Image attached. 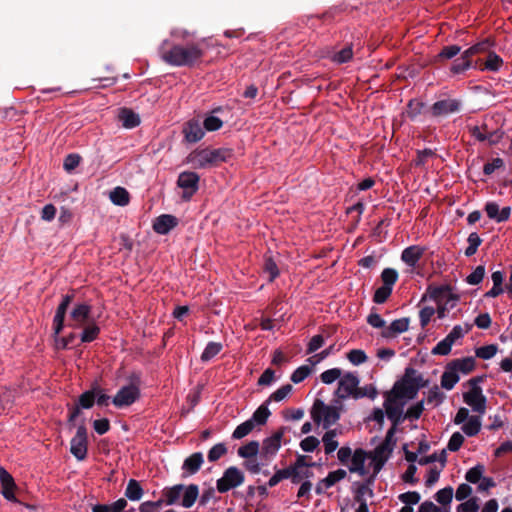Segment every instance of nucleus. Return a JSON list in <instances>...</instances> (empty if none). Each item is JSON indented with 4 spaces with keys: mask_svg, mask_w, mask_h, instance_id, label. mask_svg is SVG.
<instances>
[{
    "mask_svg": "<svg viewBox=\"0 0 512 512\" xmlns=\"http://www.w3.org/2000/svg\"><path fill=\"white\" fill-rule=\"evenodd\" d=\"M381 280L382 285L393 289V286L398 280V272L393 268H385L381 272Z\"/></svg>",
    "mask_w": 512,
    "mask_h": 512,
    "instance_id": "50",
    "label": "nucleus"
},
{
    "mask_svg": "<svg viewBox=\"0 0 512 512\" xmlns=\"http://www.w3.org/2000/svg\"><path fill=\"white\" fill-rule=\"evenodd\" d=\"M222 344L218 342H208L205 349L201 354V360L207 362L220 353L222 350Z\"/></svg>",
    "mask_w": 512,
    "mask_h": 512,
    "instance_id": "42",
    "label": "nucleus"
},
{
    "mask_svg": "<svg viewBox=\"0 0 512 512\" xmlns=\"http://www.w3.org/2000/svg\"><path fill=\"white\" fill-rule=\"evenodd\" d=\"M452 498H453V488L450 486L440 489L435 494L436 501L443 506L449 505L452 501Z\"/></svg>",
    "mask_w": 512,
    "mask_h": 512,
    "instance_id": "60",
    "label": "nucleus"
},
{
    "mask_svg": "<svg viewBox=\"0 0 512 512\" xmlns=\"http://www.w3.org/2000/svg\"><path fill=\"white\" fill-rule=\"evenodd\" d=\"M312 369L307 365L298 367L291 375L290 379L297 384L304 381L311 373Z\"/></svg>",
    "mask_w": 512,
    "mask_h": 512,
    "instance_id": "62",
    "label": "nucleus"
},
{
    "mask_svg": "<svg viewBox=\"0 0 512 512\" xmlns=\"http://www.w3.org/2000/svg\"><path fill=\"white\" fill-rule=\"evenodd\" d=\"M244 481L243 471L236 466H230L223 472L222 477L216 481V488L219 493H226L241 486Z\"/></svg>",
    "mask_w": 512,
    "mask_h": 512,
    "instance_id": "8",
    "label": "nucleus"
},
{
    "mask_svg": "<svg viewBox=\"0 0 512 512\" xmlns=\"http://www.w3.org/2000/svg\"><path fill=\"white\" fill-rule=\"evenodd\" d=\"M347 476V473L344 469H338L335 471H331L328 475L323 478L324 488H331L337 482L343 480Z\"/></svg>",
    "mask_w": 512,
    "mask_h": 512,
    "instance_id": "44",
    "label": "nucleus"
},
{
    "mask_svg": "<svg viewBox=\"0 0 512 512\" xmlns=\"http://www.w3.org/2000/svg\"><path fill=\"white\" fill-rule=\"evenodd\" d=\"M469 132L477 141H487L491 146L498 144L504 136L503 130L491 129L487 122H483L480 126L469 127Z\"/></svg>",
    "mask_w": 512,
    "mask_h": 512,
    "instance_id": "10",
    "label": "nucleus"
},
{
    "mask_svg": "<svg viewBox=\"0 0 512 512\" xmlns=\"http://www.w3.org/2000/svg\"><path fill=\"white\" fill-rule=\"evenodd\" d=\"M291 478V482L293 483V475L292 471H290L288 468H284L281 470H278L268 481L267 486L268 487H274L276 486L280 481Z\"/></svg>",
    "mask_w": 512,
    "mask_h": 512,
    "instance_id": "57",
    "label": "nucleus"
},
{
    "mask_svg": "<svg viewBox=\"0 0 512 512\" xmlns=\"http://www.w3.org/2000/svg\"><path fill=\"white\" fill-rule=\"evenodd\" d=\"M286 428H279L273 435L267 437L262 442L261 456L270 458L276 455L281 447V441L285 434Z\"/></svg>",
    "mask_w": 512,
    "mask_h": 512,
    "instance_id": "14",
    "label": "nucleus"
},
{
    "mask_svg": "<svg viewBox=\"0 0 512 512\" xmlns=\"http://www.w3.org/2000/svg\"><path fill=\"white\" fill-rule=\"evenodd\" d=\"M200 177L197 173L192 171H183L179 174L177 179V186L182 189L181 199L183 201H190L193 195L199 189Z\"/></svg>",
    "mask_w": 512,
    "mask_h": 512,
    "instance_id": "9",
    "label": "nucleus"
},
{
    "mask_svg": "<svg viewBox=\"0 0 512 512\" xmlns=\"http://www.w3.org/2000/svg\"><path fill=\"white\" fill-rule=\"evenodd\" d=\"M384 407L387 417L392 421L393 426L396 427L401 422L402 419V406L393 403L391 400H387L384 403Z\"/></svg>",
    "mask_w": 512,
    "mask_h": 512,
    "instance_id": "28",
    "label": "nucleus"
},
{
    "mask_svg": "<svg viewBox=\"0 0 512 512\" xmlns=\"http://www.w3.org/2000/svg\"><path fill=\"white\" fill-rule=\"evenodd\" d=\"M70 452L78 461L86 459L88 452V433L84 424L77 427L76 434L70 442Z\"/></svg>",
    "mask_w": 512,
    "mask_h": 512,
    "instance_id": "11",
    "label": "nucleus"
},
{
    "mask_svg": "<svg viewBox=\"0 0 512 512\" xmlns=\"http://www.w3.org/2000/svg\"><path fill=\"white\" fill-rule=\"evenodd\" d=\"M181 505L184 508H190L194 505L197 498L199 497V488L196 484H190L184 488Z\"/></svg>",
    "mask_w": 512,
    "mask_h": 512,
    "instance_id": "29",
    "label": "nucleus"
},
{
    "mask_svg": "<svg viewBox=\"0 0 512 512\" xmlns=\"http://www.w3.org/2000/svg\"><path fill=\"white\" fill-rule=\"evenodd\" d=\"M360 379L356 373H345L338 382V387L335 390V396L341 400L348 398L354 399V394L357 391Z\"/></svg>",
    "mask_w": 512,
    "mask_h": 512,
    "instance_id": "12",
    "label": "nucleus"
},
{
    "mask_svg": "<svg viewBox=\"0 0 512 512\" xmlns=\"http://www.w3.org/2000/svg\"><path fill=\"white\" fill-rule=\"evenodd\" d=\"M313 465H314V463H307L306 462V456L299 455L296 458L295 463L293 465H290L289 467H287L290 471H292L293 483L294 484L298 483L299 470L307 469V468H309V467H311Z\"/></svg>",
    "mask_w": 512,
    "mask_h": 512,
    "instance_id": "40",
    "label": "nucleus"
},
{
    "mask_svg": "<svg viewBox=\"0 0 512 512\" xmlns=\"http://www.w3.org/2000/svg\"><path fill=\"white\" fill-rule=\"evenodd\" d=\"M423 107V102L416 99H411L407 105V117L410 120H415L421 114Z\"/></svg>",
    "mask_w": 512,
    "mask_h": 512,
    "instance_id": "52",
    "label": "nucleus"
},
{
    "mask_svg": "<svg viewBox=\"0 0 512 512\" xmlns=\"http://www.w3.org/2000/svg\"><path fill=\"white\" fill-rule=\"evenodd\" d=\"M0 483L2 486V495L9 501H16L14 490L15 482L11 474L3 467H0Z\"/></svg>",
    "mask_w": 512,
    "mask_h": 512,
    "instance_id": "20",
    "label": "nucleus"
},
{
    "mask_svg": "<svg viewBox=\"0 0 512 512\" xmlns=\"http://www.w3.org/2000/svg\"><path fill=\"white\" fill-rule=\"evenodd\" d=\"M182 133L188 143L199 142L205 135L202 123L195 118L188 120L183 125Z\"/></svg>",
    "mask_w": 512,
    "mask_h": 512,
    "instance_id": "15",
    "label": "nucleus"
},
{
    "mask_svg": "<svg viewBox=\"0 0 512 512\" xmlns=\"http://www.w3.org/2000/svg\"><path fill=\"white\" fill-rule=\"evenodd\" d=\"M474 67L475 65L473 63V60L464 59L463 57L460 56L459 58L453 61L450 67V73L453 75H459Z\"/></svg>",
    "mask_w": 512,
    "mask_h": 512,
    "instance_id": "35",
    "label": "nucleus"
},
{
    "mask_svg": "<svg viewBox=\"0 0 512 512\" xmlns=\"http://www.w3.org/2000/svg\"><path fill=\"white\" fill-rule=\"evenodd\" d=\"M203 43L204 41L182 45L165 39L160 44L158 53L160 58L171 66L193 67L199 64L205 55Z\"/></svg>",
    "mask_w": 512,
    "mask_h": 512,
    "instance_id": "1",
    "label": "nucleus"
},
{
    "mask_svg": "<svg viewBox=\"0 0 512 512\" xmlns=\"http://www.w3.org/2000/svg\"><path fill=\"white\" fill-rule=\"evenodd\" d=\"M268 405L266 404V401L260 405L252 414L251 418H249L250 421H252L253 425L256 426H262L265 425L269 416L271 415L270 410L268 409Z\"/></svg>",
    "mask_w": 512,
    "mask_h": 512,
    "instance_id": "32",
    "label": "nucleus"
},
{
    "mask_svg": "<svg viewBox=\"0 0 512 512\" xmlns=\"http://www.w3.org/2000/svg\"><path fill=\"white\" fill-rule=\"evenodd\" d=\"M292 391V385L285 384L281 386L279 389H277L275 392H273L269 398L266 400V404H269L272 401L280 402L283 399H285L289 393Z\"/></svg>",
    "mask_w": 512,
    "mask_h": 512,
    "instance_id": "53",
    "label": "nucleus"
},
{
    "mask_svg": "<svg viewBox=\"0 0 512 512\" xmlns=\"http://www.w3.org/2000/svg\"><path fill=\"white\" fill-rule=\"evenodd\" d=\"M503 65L502 58L493 51H489L484 66L480 68L481 71L487 70L497 72Z\"/></svg>",
    "mask_w": 512,
    "mask_h": 512,
    "instance_id": "34",
    "label": "nucleus"
},
{
    "mask_svg": "<svg viewBox=\"0 0 512 512\" xmlns=\"http://www.w3.org/2000/svg\"><path fill=\"white\" fill-rule=\"evenodd\" d=\"M449 365L451 366V369L457 372L458 375L459 373L467 375L475 369L476 362L472 356H469L460 359H454L449 362Z\"/></svg>",
    "mask_w": 512,
    "mask_h": 512,
    "instance_id": "25",
    "label": "nucleus"
},
{
    "mask_svg": "<svg viewBox=\"0 0 512 512\" xmlns=\"http://www.w3.org/2000/svg\"><path fill=\"white\" fill-rule=\"evenodd\" d=\"M482 381V376L471 378L468 381L470 389L463 393V401L471 407L472 411L480 415L485 414L487 407V399L479 385Z\"/></svg>",
    "mask_w": 512,
    "mask_h": 512,
    "instance_id": "5",
    "label": "nucleus"
},
{
    "mask_svg": "<svg viewBox=\"0 0 512 512\" xmlns=\"http://www.w3.org/2000/svg\"><path fill=\"white\" fill-rule=\"evenodd\" d=\"M255 428L252 421L249 419L238 425L232 433L233 439H242L252 432Z\"/></svg>",
    "mask_w": 512,
    "mask_h": 512,
    "instance_id": "46",
    "label": "nucleus"
},
{
    "mask_svg": "<svg viewBox=\"0 0 512 512\" xmlns=\"http://www.w3.org/2000/svg\"><path fill=\"white\" fill-rule=\"evenodd\" d=\"M178 223L179 220L176 216L171 214H162L155 218L152 227L157 234L166 235L174 229Z\"/></svg>",
    "mask_w": 512,
    "mask_h": 512,
    "instance_id": "18",
    "label": "nucleus"
},
{
    "mask_svg": "<svg viewBox=\"0 0 512 512\" xmlns=\"http://www.w3.org/2000/svg\"><path fill=\"white\" fill-rule=\"evenodd\" d=\"M140 376L133 374L131 383L121 387L116 395L112 398V403L117 408H125L131 406L140 398Z\"/></svg>",
    "mask_w": 512,
    "mask_h": 512,
    "instance_id": "7",
    "label": "nucleus"
},
{
    "mask_svg": "<svg viewBox=\"0 0 512 512\" xmlns=\"http://www.w3.org/2000/svg\"><path fill=\"white\" fill-rule=\"evenodd\" d=\"M367 456V453L363 449H356L351 457L349 471L352 473L357 472L359 475L364 476L366 474L365 461Z\"/></svg>",
    "mask_w": 512,
    "mask_h": 512,
    "instance_id": "23",
    "label": "nucleus"
},
{
    "mask_svg": "<svg viewBox=\"0 0 512 512\" xmlns=\"http://www.w3.org/2000/svg\"><path fill=\"white\" fill-rule=\"evenodd\" d=\"M353 57V49L352 45H346L344 48H342L340 51L336 52L332 60L333 62L337 64H343L349 62Z\"/></svg>",
    "mask_w": 512,
    "mask_h": 512,
    "instance_id": "47",
    "label": "nucleus"
},
{
    "mask_svg": "<svg viewBox=\"0 0 512 512\" xmlns=\"http://www.w3.org/2000/svg\"><path fill=\"white\" fill-rule=\"evenodd\" d=\"M310 413L313 421L322 424L324 429H328L340 419L339 408L327 405L320 399L315 400Z\"/></svg>",
    "mask_w": 512,
    "mask_h": 512,
    "instance_id": "6",
    "label": "nucleus"
},
{
    "mask_svg": "<svg viewBox=\"0 0 512 512\" xmlns=\"http://www.w3.org/2000/svg\"><path fill=\"white\" fill-rule=\"evenodd\" d=\"M14 402V391L2 387L0 388V412L10 409Z\"/></svg>",
    "mask_w": 512,
    "mask_h": 512,
    "instance_id": "41",
    "label": "nucleus"
},
{
    "mask_svg": "<svg viewBox=\"0 0 512 512\" xmlns=\"http://www.w3.org/2000/svg\"><path fill=\"white\" fill-rule=\"evenodd\" d=\"M377 396V390L372 384L365 385L363 387L357 388L356 393L354 394V399L358 400L361 398H369V399H375Z\"/></svg>",
    "mask_w": 512,
    "mask_h": 512,
    "instance_id": "56",
    "label": "nucleus"
},
{
    "mask_svg": "<svg viewBox=\"0 0 512 512\" xmlns=\"http://www.w3.org/2000/svg\"><path fill=\"white\" fill-rule=\"evenodd\" d=\"M202 125L204 130L213 132L219 130L223 126V121L219 117L211 114L205 117Z\"/></svg>",
    "mask_w": 512,
    "mask_h": 512,
    "instance_id": "54",
    "label": "nucleus"
},
{
    "mask_svg": "<svg viewBox=\"0 0 512 512\" xmlns=\"http://www.w3.org/2000/svg\"><path fill=\"white\" fill-rule=\"evenodd\" d=\"M427 386V381L414 368L407 367L405 374L400 382L394 386V391L398 397L413 399L418 391Z\"/></svg>",
    "mask_w": 512,
    "mask_h": 512,
    "instance_id": "3",
    "label": "nucleus"
},
{
    "mask_svg": "<svg viewBox=\"0 0 512 512\" xmlns=\"http://www.w3.org/2000/svg\"><path fill=\"white\" fill-rule=\"evenodd\" d=\"M485 276V267L483 265L477 266L471 274H469L465 281L469 285H478L483 281Z\"/></svg>",
    "mask_w": 512,
    "mask_h": 512,
    "instance_id": "58",
    "label": "nucleus"
},
{
    "mask_svg": "<svg viewBox=\"0 0 512 512\" xmlns=\"http://www.w3.org/2000/svg\"><path fill=\"white\" fill-rule=\"evenodd\" d=\"M100 333V328L94 322H89L85 325L82 333H81V342L82 343H90L97 339Z\"/></svg>",
    "mask_w": 512,
    "mask_h": 512,
    "instance_id": "39",
    "label": "nucleus"
},
{
    "mask_svg": "<svg viewBox=\"0 0 512 512\" xmlns=\"http://www.w3.org/2000/svg\"><path fill=\"white\" fill-rule=\"evenodd\" d=\"M110 200L113 204L117 205V206H126L129 204L130 202V194L129 192L123 188V187H115L111 192H110Z\"/></svg>",
    "mask_w": 512,
    "mask_h": 512,
    "instance_id": "31",
    "label": "nucleus"
},
{
    "mask_svg": "<svg viewBox=\"0 0 512 512\" xmlns=\"http://www.w3.org/2000/svg\"><path fill=\"white\" fill-rule=\"evenodd\" d=\"M463 433L468 437L476 436L481 430L480 416L473 415L461 427Z\"/></svg>",
    "mask_w": 512,
    "mask_h": 512,
    "instance_id": "33",
    "label": "nucleus"
},
{
    "mask_svg": "<svg viewBox=\"0 0 512 512\" xmlns=\"http://www.w3.org/2000/svg\"><path fill=\"white\" fill-rule=\"evenodd\" d=\"M461 47L458 45H447L444 46L440 52L436 55L435 61L436 62H443L446 60L453 59L455 56L460 54Z\"/></svg>",
    "mask_w": 512,
    "mask_h": 512,
    "instance_id": "38",
    "label": "nucleus"
},
{
    "mask_svg": "<svg viewBox=\"0 0 512 512\" xmlns=\"http://www.w3.org/2000/svg\"><path fill=\"white\" fill-rule=\"evenodd\" d=\"M497 351L498 346L496 344H489L477 348L475 354L480 359L489 360L496 355Z\"/></svg>",
    "mask_w": 512,
    "mask_h": 512,
    "instance_id": "49",
    "label": "nucleus"
},
{
    "mask_svg": "<svg viewBox=\"0 0 512 512\" xmlns=\"http://www.w3.org/2000/svg\"><path fill=\"white\" fill-rule=\"evenodd\" d=\"M484 211L489 219L502 223L509 220L512 209L510 206L500 208L497 202L489 201L485 204Z\"/></svg>",
    "mask_w": 512,
    "mask_h": 512,
    "instance_id": "16",
    "label": "nucleus"
},
{
    "mask_svg": "<svg viewBox=\"0 0 512 512\" xmlns=\"http://www.w3.org/2000/svg\"><path fill=\"white\" fill-rule=\"evenodd\" d=\"M336 436H337V431L335 429L328 430L323 435L322 442H323L325 454H331L337 449L339 443L336 440Z\"/></svg>",
    "mask_w": 512,
    "mask_h": 512,
    "instance_id": "36",
    "label": "nucleus"
},
{
    "mask_svg": "<svg viewBox=\"0 0 512 512\" xmlns=\"http://www.w3.org/2000/svg\"><path fill=\"white\" fill-rule=\"evenodd\" d=\"M259 449V442L253 440L239 447L237 453L241 458L250 459L257 456V454L259 453Z\"/></svg>",
    "mask_w": 512,
    "mask_h": 512,
    "instance_id": "37",
    "label": "nucleus"
},
{
    "mask_svg": "<svg viewBox=\"0 0 512 512\" xmlns=\"http://www.w3.org/2000/svg\"><path fill=\"white\" fill-rule=\"evenodd\" d=\"M118 120L126 129H132L140 125V117L129 108H121L118 112Z\"/></svg>",
    "mask_w": 512,
    "mask_h": 512,
    "instance_id": "24",
    "label": "nucleus"
},
{
    "mask_svg": "<svg viewBox=\"0 0 512 512\" xmlns=\"http://www.w3.org/2000/svg\"><path fill=\"white\" fill-rule=\"evenodd\" d=\"M445 399L444 393L440 390V388L435 385L432 387L427 395V404H431L433 406H439Z\"/></svg>",
    "mask_w": 512,
    "mask_h": 512,
    "instance_id": "51",
    "label": "nucleus"
},
{
    "mask_svg": "<svg viewBox=\"0 0 512 512\" xmlns=\"http://www.w3.org/2000/svg\"><path fill=\"white\" fill-rule=\"evenodd\" d=\"M204 462L203 454L201 452H195L187 457L183 464L182 470L185 476L196 474Z\"/></svg>",
    "mask_w": 512,
    "mask_h": 512,
    "instance_id": "22",
    "label": "nucleus"
},
{
    "mask_svg": "<svg viewBox=\"0 0 512 512\" xmlns=\"http://www.w3.org/2000/svg\"><path fill=\"white\" fill-rule=\"evenodd\" d=\"M483 473H484V466L483 465H476L472 468H470L467 472H466V475H465V479L470 482V483H473V484H476L478 483L481 478L483 477Z\"/></svg>",
    "mask_w": 512,
    "mask_h": 512,
    "instance_id": "59",
    "label": "nucleus"
},
{
    "mask_svg": "<svg viewBox=\"0 0 512 512\" xmlns=\"http://www.w3.org/2000/svg\"><path fill=\"white\" fill-rule=\"evenodd\" d=\"M392 291V288L382 285L381 287L376 289L373 296V301L377 304H382L386 302L387 299L392 294Z\"/></svg>",
    "mask_w": 512,
    "mask_h": 512,
    "instance_id": "63",
    "label": "nucleus"
},
{
    "mask_svg": "<svg viewBox=\"0 0 512 512\" xmlns=\"http://www.w3.org/2000/svg\"><path fill=\"white\" fill-rule=\"evenodd\" d=\"M72 299L73 295H64L56 309V313L53 318V330L55 335H59L60 332L63 330L65 315L70 303L72 302Z\"/></svg>",
    "mask_w": 512,
    "mask_h": 512,
    "instance_id": "17",
    "label": "nucleus"
},
{
    "mask_svg": "<svg viewBox=\"0 0 512 512\" xmlns=\"http://www.w3.org/2000/svg\"><path fill=\"white\" fill-rule=\"evenodd\" d=\"M460 376L457 372L451 369L449 363L447 364L445 371L441 376V387L446 390H451L459 382Z\"/></svg>",
    "mask_w": 512,
    "mask_h": 512,
    "instance_id": "27",
    "label": "nucleus"
},
{
    "mask_svg": "<svg viewBox=\"0 0 512 512\" xmlns=\"http://www.w3.org/2000/svg\"><path fill=\"white\" fill-rule=\"evenodd\" d=\"M232 157L233 150L230 148L196 149L188 154L186 163L191 164L195 169H205L217 166L222 162H228Z\"/></svg>",
    "mask_w": 512,
    "mask_h": 512,
    "instance_id": "2",
    "label": "nucleus"
},
{
    "mask_svg": "<svg viewBox=\"0 0 512 512\" xmlns=\"http://www.w3.org/2000/svg\"><path fill=\"white\" fill-rule=\"evenodd\" d=\"M409 323L410 319L408 317L396 319L392 321L389 326L385 327V329L382 330L381 336L386 339L395 338L399 334L408 330Z\"/></svg>",
    "mask_w": 512,
    "mask_h": 512,
    "instance_id": "19",
    "label": "nucleus"
},
{
    "mask_svg": "<svg viewBox=\"0 0 512 512\" xmlns=\"http://www.w3.org/2000/svg\"><path fill=\"white\" fill-rule=\"evenodd\" d=\"M92 307L86 303L75 304L69 315L68 326L73 328L84 327L89 323Z\"/></svg>",
    "mask_w": 512,
    "mask_h": 512,
    "instance_id": "13",
    "label": "nucleus"
},
{
    "mask_svg": "<svg viewBox=\"0 0 512 512\" xmlns=\"http://www.w3.org/2000/svg\"><path fill=\"white\" fill-rule=\"evenodd\" d=\"M463 109V102L460 98H453L446 93L440 94L437 100L430 106L428 112L432 118H446L458 114Z\"/></svg>",
    "mask_w": 512,
    "mask_h": 512,
    "instance_id": "4",
    "label": "nucleus"
},
{
    "mask_svg": "<svg viewBox=\"0 0 512 512\" xmlns=\"http://www.w3.org/2000/svg\"><path fill=\"white\" fill-rule=\"evenodd\" d=\"M467 242L468 246L466 247L464 254L467 257H471L477 252L478 247L482 243V239L477 232H472L469 234Z\"/></svg>",
    "mask_w": 512,
    "mask_h": 512,
    "instance_id": "45",
    "label": "nucleus"
},
{
    "mask_svg": "<svg viewBox=\"0 0 512 512\" xmlns=\"http://www.w3.org/2000/svg\"><path fill=\"white\" fill-rule=\"evenodd\" d=\"M424 252V247L418 245H411L402 251L401 260L409 267L414 268L424 255Z\"/></svg>",
    "mask_w": 512,
    "mask_h": 512,
    "instance_id": "21",
    "label": "nucleus"
},
{
    "mask_svg": "<svg viewBox=\"0 0 512 512\" xmlns=\"http://www.w3.org/2000/svg\"><path fill=\"white\" fill-rule=\"evenodd\" d=\"M96 392L95 389H90L83 392L79 398L77 404L81 409H90L95 404Z\"/></svg>",
    "mask_w": 512,
    "mask_h": 512,
    "instance_id": "43",
    "label": "nucleus"
},
{
    "mask_svg": "<svg viewBox=\"0 0 512 512\" xmlns=\"http://www.w3.org/2000/svg\"><path fill=\"white\" fill-rule=\"evenodd\" d=\"M164 504L163 499L157 501H146L139 505V512H159Z\"/></svg>",
    "mask_w": 512,
    "mask_h": 512,
    "instance_id": "64",
    "label": "nucleus"
},
{
    "mask_svg": "<svg viewBox=\"0 0 512 512\" xmlns=\"http://www.w3.org/2000/svg\"><path fill=\"white\" fill-rule=\"evenodd\" d=\"M144 494V490L139 481L130 479L125 489V497L130 501H139Z\"/></svg>",
    "mask_w": 512,
    "mask_h": 512,
    "instance_id": "30",
    "label": "nucleus"
},
{
    "mask_svg": "<svg viewBox=\"0 0 512 512\" xmlns=\"http://www.w3.org/2000/svg\"><path fill=\"white\" fill-rule=\"evenodd\" d=\"M227 447L224 443H217L213 447L210 448L207 454V458L209 462H216L220 458H222L225 454H227Z\"/></svg>",
    "mask_w": 512,
    "mask_h": 512,
    "instance_id": "48",
    "label": "nucleus"
},
{
    "mask_svg": "<svg viewBox=\"0 0 512 512\" xmlns=\"http://www.w3.org/2000/svg\"><path fill=\"white\" fill-rule=\"evenodd\" d=\"M342 370L340 368H331L321 373L320 379L324 384H332L342 377Z\"/></svg>",
    "mask_w": 512,
    "mask_h": 512,
    "instance_id": "55",
    "label": "nucleus"
},
{
    "mask_svg": "<svg viewBox=\"0 0 512 512\" xmlns=\"http://www.w3.org/2000/svg\"><path fill=\"white\" fill-rule=\"evenodd\" d=\"M185 486L183 484H177L172 487H166L162 491L163 501L166 505L176 504L184 490Z\"/></svg>",
    "mask_w": 512,
    "mask_h": 512,
    "instance_id": "26",
    "label": "nucleus"
},
{
    "mask_svg": "<svg viewBox=\"0 0 512 512\" xmlns=\"http://www.w3.org/2000/svg\"><path fill=\"white\" fill-rule=\"evenodd\" d=\"M347 359L355 366L363 364L367 361L366 353L361 349H353L347 353Z\"/></svg>",
    "mask_w": 512,
    "mask_h": 512,
    "instance_id": "61",
    "label": "nucleus"
}]
</instances>
